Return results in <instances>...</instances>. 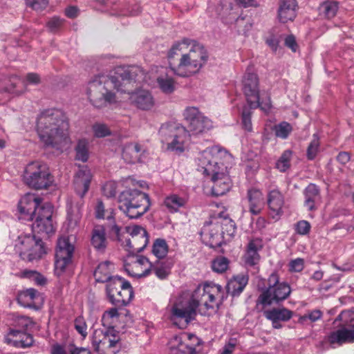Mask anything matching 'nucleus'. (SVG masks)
I'll return each instance as SVG.
<instances>
[{
  "instance_id": "1",
  "label": "nucleus",
  "mask_w": 354,
  "mask_h": 354,
  "mask_svg": "<svg viewBox=\"0 0 354 354\" xmlns=\"http://www.w3.org/2000/svg\"><path fill=\"white\" fill-rule=\"evenodd\" d=\"M221 295V286L207 283L198 286L192 293L183 292L171 306V319L183 320L187 324L195 319L198 313L206 315L207 310L218 307Z\"/></svg>"
},
{
  "instance_id": "2",
  "label": "nucleus",
  "mask_w": 354,
  "mask_h": 354,
  "mask_svg": "<svg viewBox=\"0 0 354 354\" xmlns=\"http://www.w3.org/2000/svg\"><path fill=\"white\" fill-rule=\"evenodd\" d=\"M230 158V155L219 146L207 148L198 155V170L211 177L212 193L214 196H222L231 187L227 166L224 163Z\"/></svg>"
},
{
  "instance_id": "3",
  "label": "nucleus",
  "mask_w": 354,
  "mask_h": 354,
  "mask_svg": "<svg viewBox=\"0 0 354 354\" xmlns=\"http://www.w3.org/2000/svg\"><path fill=\"white\" fill-rule=\"evenodd\" d=\"M68 128L64 114L58 109L46 110L37 119V130L41 141L57 149L69 143Z\"/></svg>"
},
{
  "instance_id": "4",
  "label": "nucleus",
  "mask_w": 354,
  "mask_h": 354,
  "mask_svg": "<svg viewBox=\"0 0 354 354\" xmlns=\"http://www.w3.org/2000/svg\"><path fill=\"white\" fill-rule=\"evenodd\" d=\"M123 91L118 77L98 75L89 82L87 95L93 106L101 108L117 102L115 91Z\"/></svg>"
},
{
  "instance_id": "5",
  "label": "nucleus",
  "mask_w": 354,
  "mask_h": 354,
  "mask_svg": "<svg viewBox=\"0 0 354 354\" xmlns=\"http://www.w3.org/2000/svg\"><path fill=\"white\" fill-rule=\"evenodd\" d=\"M207 59L208 55L203 46L195 40H191L187 51L182 54L179 63L171 68L178 76L189 77L198 72Z\"/></svg>"
},
{
  "instance_id": "6",
  "label": "nucleus",
  "mask_w": 354,
  "mask_h": 354,
  "mask_svg": "<svg viewBox=\"0 0 354 354\" xmlns=\"http://www.w3.org/2000/svg\"><path fill=\"white\" fill-rule=\"evenodd\" d=\"M149 196L137 189H127L118 198V208L129 218H138L150 208Z\"/></svg>"
},
{
  "instance_id": "7",
  "label": "nucleus",
  "mask_w": 354,
  "mask_h": 354,
  "mask_svg": "<svg viewBox=\"0 0 354 354\" xmlns=\"http://www.w3.org/2000/svg\"><path fill=\"white\" fill-rule=\"evenodd\" d=\"M267 284V288L262 291L257 299V303L263 306L278 304L286 299L291 293L289 284L285 281L281 282L277 272L270 274Z\"/></svg>"
},
{
  "instance_id": "8",
  "label": "nucleus",
  "mask_w": 354,
  "mask_h": 354,
  "mask_svg": "<svg viewBox=\"0 0 354 354\" xmlns=\"http://www.w3.org/2000/svg\"><path fill=\"white\" fill-rule=\"evenodd\" d=\"M162 143L167 145V149L176 152H183L189 139V133L183 126L176 123H165L159 129Z\"/></svg>"
},
{
  "instance_id": "9",
  "label": "nucleus",
  "mask_w": 354,
  "mask_h": 354,
  "mask_svg": "<svg viewBox=\"0 0 354 354\" xmlns=\"http://www.w3.org/2000/svg\"><path fill=\"white\" fill-rule=\"evenodd\" d=\"M23 177L25 184L35 189H46L53 181L48 166L39 161L28 164Z\"/></svg>"
},
{
  "instance_id": "10",
  "label": "nucleus",
  "mask_w": 354,
  "mask_h": 354,
  "mask_svg": "<svg viewBox=\"0 0 354 354\" xmlns=\"http://www.w3.org/2000/svg\"><path fill=\"white\" fill-rule=\"evenodd\" d=\"M109 301L116 307L127 306L133 297L130 283L118 276H114L106 287Z\"/></svg>"
},
{
  "instance_id": "11",
  "label": "nucleus",
  "mask_w": 354,
  "mask_h": 354,
  "mask_svg": "<svg viewBox=\"0 0 354 354\" xmlns=\"http://www.w3.org/2000/svg\"><path fill=\"white\" fill-rule=\"evenodd\" d=\"M19 240L15 248L23 260L33 261L41 259L46 254L41 239H37L35 236L24 235L19 236Z\"/></svg>"
},
{
  "instance_id": "12",
  "label": "nucleus",
  "mask_w": 354,
  "mask_h": 354,
  "mask_svg": "<svg viewBox=\"0 0 354 354\" xmlns=\"http://www.w3.org/2000/svg\"><path fill=\"white\" fill-rule=\"evenodd\" d=\"M188 133L198 135L207 132L213 128V122L196 106H188L183 111Z\"/></svg>"
},
{
  "instance_id": "13",
  "label": "nucleus",
  "mask_w": 354,
  "mask_h": 354,
  "mask_svg": "<svg viewBox=\"0 0 354 354\" xmlns=\"http://www.w3.org/2000/svg\"><path fill=\"white\" fill-rule=\"evenodd\" d=\"M129 237L125 239L122 245L129 254H136L142 252L149 242L148 234L146 230L140 226L135 225L127 227Z\"/></svg>"
},
{
  "instance_id": "14",
  "label": "nucleus",
  "mask_w": 354,
  "mask_h": 354,
  "mask_svg": "<svg viewBox=\"0 0 354 354\" xmlns=\"http://www.w3.org/2000/svg\"><path fill=\"white\" fill-rule=\"evenodd\" d=\"M74 252V246L71 243L68 236H61L57 240L55 253V272L61 275L66 267L71 263Z\"/></svg>"
},
{
  "instance_id": "15",
  "label": "nucleus",
  "mask_w": 354,
  "mask_h": 354,
  "mask_svg": "<svg viewBox=\"0 0 354 354\" xmlns=\"http://www.w3.org/2000/svg\"><path fill=\"white\" fill-rule=\"evenodd\" d=\"M38 212L34 216L32 230L39 234H49L54 232L52 221L53 206L50 203H44L38 209Z\"/></svg>"
},
{
  "instance_id": "16",
  "label": "nucleus",
  "mask_w": 354,
  "mask_h": 354,
  "mask_svg": "<svg viewBox=\"0 0 354 354\" xmlns=\"http://www.w3.org/2000/svg\"><path fill=\"white\" fill-rule=\"evenodd\" d=\"M152 263L144 256L128 254L124 260V267L127 272L132 277H143L151 272Z\"/></svg>"
},
{
  "instance_id": "17",
  "label": "nucleus",
  "mask_w": 354,
  "mask_h": 354,
  "mask_svg": "<svg viewBox=\"0 0 354 354\" xmlns=\"http://www.w3.org/2000/svg\"><path fill=\"white\" fill-rule=\"evenodd\" d=\"M199 339L194 335L182 334L173 337L169 342V354H195Z\"/></svg>"
},
{
  "instance_id": "18",
  "label": "nucleus",
  "mask_w": 354,
  "mask_h": 354,
  "mask_svg": "<svg viewBox=\"0 0 354 354\" xmlns=\"http://www.w3.org/2000/svg\"><path fill=\"white\" fill-rule=\"evenodd\" d=\"M243 90L251 109L260 106L259 78L257 75L248 68L243 79Z\"/></svg>"
},
{
  "instance_id": "19",
  "label": "nucleus",
  "mask_w": 354,
  "mask_h": 354,
  "mask_svg": "<svg viewBox=\"0 0 354 354\" xmlns=\"http://www.w3.org/2000/svg\"><path fill=\"white\" fill-rule=\"evenodd\" d=\"M39 82L40 77L39 75L34 73H30L26 75V82L17 76H12L9 80H5L3 82L1 83L0 86H1L6 92L15 95H20L24 92L26 83L37 84Z\"/></svg>"
},
{
  "instance_id": "20",
  "label": "nucleus",
  "mask_w": 354,
  "mask_h": 354,
  "mask_svg": "<svg viewBox=\"0 0 354 354\" xmlns=\"http://www.w3.org/2000/svg\"><path fill=\"white\" fill-rule=\"evenodd\" d=\"M41 199L35 194L28 193L20 200L18 209L21 218L28 221H33L37 214L38 209L43 206Z\"/></svg>"
},
{
  "instance_id": "21",
  "label": "nucleus",
  "mask_w": 354,
  "mask_h": 354,
  "mask_svg": "<svg viewBox=\"0 0 354 354\" xmlns=\"http://www.w3.org/2000/svg\"><path fill=\"white\" fill-rule=\"evenodd\" d=\"M201 236L203 241L212 248L221 246L224 239L221 225L217 222L216 218L205 223L201 230Z\"/></svg>"
},
{
  "instance_id": "22",
  "label": "nucleus",
  "mask_w": 354,
  "mask_h": 354,
  "mask_svg": "<svg viewBox=\"0 0 354 354\" xmlns=\"http://www.w3.org/2000/svg\"><path fill=\"white\" fill-rule=\"evenodd\" d=\"M327 340L333 347L342 346L344 344L354 342V324L342 326L338 329L332 331L327 336Z\"/></svg>"
},
{
  "instance_id": "23",
  "label": "nucleus",
  "mask_w": 354,
  "mask_h": 354,
  "mask_svg": "<svg viewBox=\"0 0 354 354\" xmlns=\"http://www.w3.org/2000/svg\"><path fill=\"white\" fill-rule=\"evenodd\" d=\"M170 69L161 68L159 71L160 73L156 78V86L165 94H171L176 88V82L172 76L170 75L171 73H174L172 67L174 66L170 62Z\"/></svg>"
},
{
  "instance_id": "24",
  "label": "nucleus",
  "mask_w": 354,
  "mask_h": 354,
  "mask_svg": "<svg viewBox=\"0 0 354 354\" xmlns=\"http://www.w3.org/2000/svg\"><path fill=\"white\" fill-rule=\"evenodd\" d=\"M92 179L91 170L86 166L81 167L74 176V187L76 193L83 197L88 192Z\"/></svg>"
},
{
  "instance_id": "25",
  "label": "nucleus",
  "mask_w": 354,
  "mask_h": 354,
  "mask_svg": "<svg viewBox=\"0 0 354 354\" xmlns=\"http://www.w3.org/2000/svg\"><path fill=\"white\" fill-rule=\"evenodd\" d=\"M129 100L136 108L144 111L151 109L155 104L151 93L147 90H138L131 93Z\"/></svg>"
},
{
  "instance_id": "26",
  "label": "nucleus",
  "mask_w": 354,
  "mask_h": 354,
  "mask_svg": "<svg viewBox=\"0 0 354 354\" xmlns=\"http://www.w3.org/2000/svg\"><path fill=\"white\" fill-rule=\"evenodd\" d=\"M265 317L272 322V327L274 328H281L282 325L281 322H288L292 315V311L286 308H273L266 310L263 312Z\"/></svg>"
},
{
  "instance_id": "27",
  "label": "nucleus",
  "mask_w": 354,
  "mask_h": 354,
  "mask_svg": "<svg viewBox=\"0 0 354 354\" xmlns=\"http://www.w3.org/2000/svg\"><path fill=\"white\" fill-rule=\"evenodd\" d=\"M5 342L15 347H28L32 344L33 338L24 331L12 329L6 335Z\"/></svg>"
},
{
  "instance_id": "28",
  "label": "nucleus",
  "mask_w": 354,
  "mask_h": 354,
  "mask_svg": "<svg viewBox=\"0 0 354 354\" xmlns=\"http://www.w3.org/2000/svg\"><path fill=\"white\" fill-rule=\"evenodd\" d=\"M297 7L296 0H281L278 9V19L281 23L292 21L297 14Z\"/></svg>"
},
{
  "instance_id": "29",
  "label": "nucleus",
  "mask_w": 354,
  "mask_h": 354,
  "mask_svg": "<svg viewBox=\"0 0 354 354\" xmlns=\"http://www.w3.org/2000/svg\"><path fill=\"white\" fill-rule=\"evenodd\" d=\"M268 204L273 218L281 216L284 204L283 196L277 189L271 190L268 196Z\"/></svg>"
},
{
  "instance_id": "30",
  "label": "nucleus",
  "mask_w": 354,
  "mask_h": 354,
  "mask_svg": "<svg viewBox=\"0 0 354 354\" xmlns=\"http://www.w3.org/2000/svg\"><path fill=\"white\" fill-rule=\"evenodd\" d=\"M248 274L245 273H241L234 276L227 284V293L232 297L239 296L248 284Z\"/></svg>"
},
{
  "instance_id": "31",
  "label": "nucleus",
  "mask_w": 354,
  "mask_h": 354,
  "mask_svg": "<svg viewBox=\"0 0 354 354\" xmlns=\"http://www.w3.org/2000/svg\"><path fill=\"white\" fill-rule=\"evenodd\" d=\"M111 332L110 329L105 331L101 329H97L94 331L92 336V344L94 349L99 352L101 349L111 348Z\"/></svg>"
},
{
  "instance_id": "32",
  "label": "nucleus",
  "mask_w": 354,
  "mask_h": 354,
  "mask_svg": "<svg viewBox=\"0 0 354 354\" xmlns=\"http://www.w3.org/2000/svg\"><path fill=\"white\" fill-rule=\"evenodd\" d=\"M305 197L304 205L310 211L317 208V204L319 203L321 197L319 189L315 184L308 185L304 191Z\"/></svg>"
},
{
  "instance_id": "33",
  "label": "nucleus",
  "mask_w": 354,
  "mask_h": 354,
  "mask_svg": "<svg viewBox=\"0 0 354 354\" xmlns=\"http://www.w3.org/2000/svg\"><path fill=\"white\" fill-rule=\"evenodd\" d=\"M249 209L251 214H259L264 205L263 194L256 189H250L248 192Z\"/></svg>"
},
{
  "instance_id": "34",
  "label": "nucleus",
  "mask_w": 354,
  "mask_h": 354,
  "mask_svg": "<svg viewBox=\"0 0 354 354\" xmlns=\"http://www.w3.org/2000/svg\"><path fill=\"white\" fill-rule=\"evenodd\" d=\"M261 248L262 244L260 240L255 239L249 242L244 255V261L247 265L254 266L258 263L260 259L258 252Z\"/></svg>"
},
{
  "instance_id": "35",
  "label": "nucleus",
  "mask_w": 354,
  "mask_h": 354,
  "mask_svg": "<svg viewBox=\"0 0 354 354\" xmlns=\"http://www.w3.org/2000/svg\"><path fill=\"white\" fill-rule=\"evenodd\" d=\"M91 244L95 249L103 252L107 245L106 230L103 225L95 226L92 231Z\"/></svg>"
},
{
  "instance_id": "36",
  "label": "nucleus",
  "mask_w": 354,
  "mask_h": 354,
  "mask_svg": "<svg viewBox=\"0 0 354 354\" xmlns=\"http://www.w3.org/2000/svg\"><path fill=\"white\" fill-rule=\"evenodd\" d=\"M113 266L109 261L100 263L94 272V277L97 282L109 284L114 277L111 276Z\"/></svg>"
},
{
  "instance_id": "37",
  "label": "nucleus",
  "mask_w": 354,
  "mask_h": 354,
  "mask_svg": "<svg viewBox=\"0 0 354 354\" xmlns=\"http://www.w3.org/2000/svg\"><path fill=\"white\" fill-rule=\"evenodd\" d=\"M172 266V262L168 259H158L152 263L151 272L160 279H165L170 274Z\"/></svg>"
},
{
  "instance_id": "38",
  "label": "nucleus",
  "mask_w": 354,
  "mask_h": 354,
  "mask_svg": "<svg viewBox=\"0 0 354 354\" xmlns=\"http://www.w3.org/2000/svg\"><path fill=\"white\" fill-rule=\"evenodd\" d=\"M142 151L141 147L137 143H130L123 149L122 158L129 163H134L140 160Z\"/></svg>"
},
{
  "instance_id": "39",
  "label": "nucleus",
  "mask_w": 354,
  "mask_h": 354,
  "mask_svg": "<svg viewBox=\"0 0 354 354\" xmlns=\"http://www.w3.org/2000/svg\"><path fill=\"white\" fill-rule=\"evenodd\" d=\"M187 200L177 194H171L165 198V207L171 212H177L180 207H184Z\"/></svg>"
},
{
  "instance_id": "40",
  "label": "nucleus",
  "mask_w": 354,
  "mask_h": 354,
  "mask_svg": "<svg viewBox=\"0 0 354 354\" xmlns=\"http://www.w3.org/2000/svg\"><path fill=\"white\" fill-rule=\"evenodd\" d=\"M39 297V293L33 288L21 292L18 296V301L24 306L31 307L36 299Z\"/></svg>"
},
{
  "instance_id": "41",
  "label": "nucleus",
  "mask_w": 354,
  "mask_h": 354,
  "mask_svg": "<svg viewBox=\"0 0 354 354\" xmlns=\"http://www.w3.org/2000/svg\"><path fill=\"white\" fill-rule=\"evenodd\" d=\"M339 9L338 3L336 1H328L319 6V14L326 19L333 18Z\"/></svg>"
},
{
  "instance_id": "42",
  "label": "nucleus",
  "mask_w": 354,
  "mask_h": 354,
  "mask_svg": "<svg viewBox=\"0 0 354 354\" xmlns=\"http://www.w3.org/2000/svg\"><path fill=\"white\" fill-rule=\"evenodd\" d=\"M217 222L221 225V230L222 232L223 237L226 235L228 237H232L235 232V223L228 217H218L216 218Z\"/></svg>"
},
{
  "instance_id": "43",
  "label": "nucleus",
  "mask_w": 354,
  "mask_h": 354,
  "mask_svg": "<svg viewBox=\"0 0 354 354\" xmlns=\"http://www.w3.org/2000/svg\"><path fill=\"white\" fill-rule=\"evenodd\" d=\"M75 158L83 162L88 160V142L86 139L80 140L75 147Z\"/></svg>"
},
{
  "instance_id": "44",
  "label": "nucleus",
  "mask_w": 354,
  "mask_h": 354,
  "mask_svg": "<svg viewBox=\"0 0 354 354\" xmlns=\"http://www.w3.org/2000/svg\"><path fill=\"white\" fill-rule=\"evenodd\" d=\"M168 252V245L165 239H158L153 243L152 253L158 259H164Z\"/></svg>"
},
{
  "instance_id": "45",
  "label": "nucleus",
  "mask_w": 354,
  "mask_h": 354,
  "mask_svg": "<svg viewBox=\"0 0 354 354\" xmlns=\"http://www.w3.org/2000/svg\"><path fill=\"white\" fill-rule=\"evenodd\" d=\"M192 39L185 38L180 41L176 42L173 44L168 52V58L169 59L174 57L175 55H178L180 53H185L189 46V41Z\"/></svg>"
},
{
  "instance_id": "46",
  "label": "nucleus",
  "mask_w": 354,
  "mask_h": 354,
  "mask_svg": "<svg viewBox=\"0 0 354 354\" xmlns=\"http://www.w3.org/2000/svg\"><path fill=\"white\" fill-rule=\"evenodd\" d=\"M143 75L142 69L137 66H132L121 75L120 79L124 84L126 81H140Z\"/></svg>"
},
{
  "instance_id": "47",
  "label": "nucleus",
  "mask_w": 354,
  "mask_h": 354,
  "mask_svg": "<svg viewBox=\"0 0 354 354\" xmlns=\"http://www.w3.org/2000/svg\"><path fill=\"white\" fill-rule=\"evenodd\" d=\"M95 214L97 218L110 221L113 218V209L112 208H106L102 201H97L95 208Z\"/></svg>"
},
{
  "instance_id": "48",
  "label": "nucleus",
  "mask_w": 354,
  "mask_h": 354,
  "mask_svg": "<svg viewBox=\"0 0 354 354\" xmlns=\"http://www.w3.org/2000/svg\"><path fill=\"white\" fill-rule=\"evenodd\" d=\"M119 317V313L116 308H112L106 310L102 315V322L104 326L110 328Z\"/></svg>"
},
{
  "instance_id": "49",
  "label": "nucleus",
  "mask_w": 354,
  "mask_h": 354,
  "mask_svg": "<svg viewBox=\"0 0 354 354\" xmlns=\"http://www.w3.org/2000/svg\"><path fill=\"white\" fill-rule=\"evenodd\" d=\"M319 139L316 134L313 135V138L310 141L308 148L306 156L308 160H313L319 151Z\"/></svg>"
},
{
  "instance_id": "50",
  "label": "nucleus",
  "mask_w": 354,
  "mask_h": 354,
  "mask_svg": "<svg viewBox=\"0 0 354 354\" xmlns=\"http://www.w3.org/2000/svg\"><path fill=\"white\" fill-rule=\"evenodd\" d=\"M292 152L290 150L285 151L276 163L277 168L280 171H286L290 167V162Z\"/></svg>"
},
{
  "instance_id": "51",
  "label": "nucleus",
  "mask_w": 354,
  "mask_h": 354,
  "mask_svg": "<svg viewBox=\"0 0 354 354\" xmlns=\"http://www.w3.org/2000/svg\"><path fill=\"white\" fill-rule=\"evenodd\" d=\"M228 266L229 261L224 257H217L212 263V270L217 273H223L226 271Z\"/></svg>"
},
{
  "instance_id": "52",
  "label": "nucleus",
  "mask_w": 354,
  "mask_h": 354,
  "mask_svg": "<svg viewBox=\"0 0 354 354\" xmlns=\"http://www.w3.org/2000/svg\"><path fill=\"white\" fill-rule=\"evenodd\" d=\"M292 131L290 124L288 122H283L275 127V134L277 137L285 139Z\"/></svg>"
},
{
  "instance_id": "53",
  "label": "nucleus",
  "mask_w": 354,
  "mask_h": 354,
  "mask_svg": "<svg viewBox=\"0 0 354 354\" xmlns=\"http://www.w3.org/2000/svg\"><path fill=\"white\" fill-rule=\"evenodd\" d=\"M93 130L95 136L102 138L111 134V131L108 127L104 124H95L93 126Z\"/></svg>"
},
{
  "instance_id": "54",
  "label": "nucleus",
  "mask_w": 354,
  "mask_h": 354,
  "mask_svg": "<svg viewBox=\"0 0 354 354\" xmlns=\"http://www.w3.org/2000/svg\"><path fill=\"white\" fill-rule=\"evenodd\" d=\"M74 326L75 330L83 337H86L87 335V325L84 319L82 317H78L75 319Z\"/></svg>"
},
{
  "instance_id": "55",
  "label": "nucleus",
  "mask_w": 354,
  "mask_h": 354,
  "mask_svg": "<svg viewBox=\"0 0 354 354\" xmlns=\"http://www.w3.org/2000/svg\"><path fill=\"white\" fill-rule=\"evenodd\" d=\"M109 221V231L110 233V235L113 236L115 239H117L119 241H121L120 238V231H121V227H120L118 225H117L115 222L114 217Z\"/></svg>"
},
{
  "instance_id": "56",
  "label": "nucleus",
  "mask_w": 354,
  "mask_h": 354,
  "mask_svg": "<svg viewBox=\"0 0 354 354\" xmlns=\"http://www.w3.org/2000/svg\"><path fill=\"white\" fill-rule=\"evenodd\" d=\"M26 3L37 11H42L48 3V0H26Z\"/></svg>"
},
{
  "instance_id": "57",
  "label": "nucleus",
  "mask_w": 354,
  "mask_h": 354,
  "mask_svg": "<svg viewBox=\"0 0 354 354\" xmlns=\"http://www.w3.org/2000/svg\"><path fill=\"white\" fill-rule=\"evenodd\" d=\"M304 268V261L303 259L297 258L290 261L289 263V270L290 272H299L303 270Z\"/></svg>"
},
{
  "instance_id": "58",
  "label": "nucleus",
  "mask_w": 354,
  "mask_h": 354,
  "mask_svg": "<svg viewBox=\"0 0 354 354\" xmlns=\"http://www.w3.org/2000/svg\"><path fill=\"white\" fill-rule=\"evenodd\" d=\"M242 124L245 130L248 131H252V125L251 122V113L246 109H245L242 112Z\"/></svg>"
},
{
  "instance_id": "59",
  "label": "nucleus",
  "mask_w": 354,
  "mask_h": 354,
  "mask_svg": "<svg viewBox=\"0 0 354 354\" xmlns=\"http://www.w3.org/2000/svg\"><path fill=\"white\" fill-rule=\"evenodd\" d=\"M24 274L26 277L33 279L38 285H44L46 283V279L35 271H26Z\"/></svg>"
},
{
  "instance_id": "60",
  "label": "nucleus",
  "mask_w": 354,
  "mask_h": 354,
  "mask_svg": "<svg viewBox=\"0 0 354 354\" xmlns=\"http://www.w3.org/2000/svg\"><path fill=\"white\" fill-rule=\"evenodd\" d=\"M310 224L306 221H300L296 225V231L298 234L305 235L309 233Z\"/></svg>"
},
{
  "instance_id": "61",
  "label": "nucleus",
  "mask_w": 354,
  "mask_h": 354,
  "mask_svg": "<svg viewBox=\"0 0 354 354\" xmlns=\"http://www.w3.org/2000/svg\"><path fill=\"white\" fill-rule=\"evenodd\" d=\"M62 22V19L57 17H54L48 21L47 26L50 31L55 32L59 28Z\"/></svg>"
},
{
  "instance_id": "62",
  "label": "nucleus",
  "mask_w": 354,
  "mask_h": 354,
  "mask_svg": "<svg viewBox=\"0 0 354 354\" xmlns=\"http://www.w3.org/2000/svg\"><path fill=\"white\" fill-rule=\"evenodd\" d=\"M322 316V313L319 310H314L303 317L304 319H309L311 322H316Z\"/></svg>"
},
{
  "instance_id": "63",
  "label": "nucleus",
  "mask_w": 354,
  "mask_h": 354,
  "mask_svg": "<svg viewBox=\"0 0 354 354\" xmlns=\"http://www.w3.org/2000/svg\"><path fill=\"white\" fill-rule=\"evenodd\" d=\"M236 346L235 339H230L223 348L221 354H232Z\"/></svg>"
},
{
  "instance_id": "64",
  "label": "nucleus",
  "mask_w": 354,
  "mask_h": 354,
  "mask_svg": "<svg viewBox=\"0 0 354 354\" xmlns=\"http://www.w3.org/2000/svg\"><path fill=\"white\" fill-rule=\"evenodd\" d=\"M285 44L286 46L290 48L293 52H296L297 50V43L295 41V38L292 35H289L286 38Z\"/></svg>"
}]
</instances>
